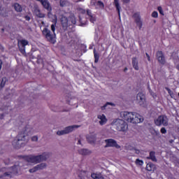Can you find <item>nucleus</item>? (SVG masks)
<instances>
[{"label": "nucleus", "mask_w": 179, "mask_h": 179, "mask_svg": "<svg viewBox=\"0 0 179 179\" xmlns=\"http://www.w3.org/2000/svg\"><path fill=\"white\" fill-rule=\"evenodd\" d=\"M111 105L113 103H110V102H107L105 105H103V106H101V110H104L106 108V107H107V106L108 105Z\"/></svg>", "instance_id": "c03bdc74"}, {"label": "nucleus", "mask_w": 179, "mask_h": 179, "mask_svg": "<svg viewBox=\"0 0 179 179\" xmlns=\"http://www.w3.org/2000/svg\"><path fill=\"white\" fill-rule=\"evenodd\" d=\"M5 164H9V159L8 161H4Z\"/></svg>", "instance_id": "052dcab7"}, {"label": "nucleus", "mask_w": 179, "mask_h": 179, "mask_svg": "<svg viewBox=\"0 0 179 179\" xmlns=\"http://www.w3.org/2000/svg\"><path fill=\"white\" fill-rule=\"evenodd\" d=\"M135 22H136V23H140L141 22H142L141 20V17L139 15H137V17L135 19Z\"/></svg>", "instance_id": "79ce46f5"}, {"label": "nucleus", "mask_w": 179, "mask_h": 179, "mask_svg": "<svg viewBox=\"0 0 179 179\" xmlns=\"http://www.w3.org/2000/svg\"><path fill=\"white\" fill-rule=\"evenodd\" d=\"M134 150H135V153H136V155H139V153H141V150H138V149H136V148H134Z\"/></svg>", "instance_id": "603ef678"}, {"label": "nucleus", "mask_w": 179, "mask_h": 179, "mask_svg": "<svg viewBox=\"0 0 179 179\" xmlns=\"http://www.w3.org/2000/svg\"><path fill=\"white\" fill-rule=\"evenodd\" d=\"M155 124L157 127H161V125L167 127V125H169V119L166 116L160 115L156 120H155Z\"/></svg>", "instance_id": "0eeeda50"}, {"label": "nucleus", "mask_w": 179, "mask_h": 179, "mask_svg": "<svg viewBox=\"0 0 179 179\" xmlns=\"http://www.w3.org/2000/svg\"><path fill=\"white\" fill-rule=\"evenodd\" d=\"M94 62L95 64H97L99 62V59L100 58V55L99 53L96 52V49H94Z\"/></svg>", "instance_id": "7c9ffc66"}, {"label": "nucleus", "mask_w": 179, "mask_h": 179, "mask_svg": "<svg viewBox=\"0 0 179 179\" xmlns=\"http://www.w3.org/2000/svg\"><path fill=\"white\" fill-rule=\"evenodd\" d=\"M132 65H133V68H134V69L136 71H139V66H138V58L137 57H133L132 58Z\"/></svg>", "instance_id": "4be33fe9"}, {"label": "nucleus", "mask_w": 179, "mask_h": 179, "mask_svg": "<svg viewBox=\"0 0 179 179\" xmlns=\"http://www.w3.org/2000/svg\"><path fill=\"white\" fill-rule=\"evenodd\" d=\"M131 0H122L123 3H129Z\"/></svg>", "instance_id": "864d4df0"}, {"label": "nucleus", "mask_w": 179, "mask_h": 179, "mask_svg": "<svg viewBox=\"0 0 179 179\" xmlns=\"http://www.w3.org/2000/svg\"><path fill=\"white\" fill-rule=\"evenodd\" d=\"M129 113L128 111H122L120 112V115L121 118H122L123 120H124L125 121H129V118H128V116L129 115Z\"/></svg>", "instance_id": "a211bd4d"}, {"label": "nucleus", "mask_w": 179, "mask_h": 179, "mask_svg": "<svg viewBox=\"0 0 179 179\" xmlns=\"http://www.w3.org/2000/svg\"><path fill=\"white\" fill-rule=\"evenodd\" d=\"M148 160H152V162H157L156 158V152L154 151L150 152V156L147 157Z\"/></svg>", "instance_id": "b1692460"}, {"label": "nucleus", "mask_w": 179, "mask_h": 179, "mask_svg": "<svg viewBox=\"0 0 179 179\" xmlns=\"http://www.w3.org/2000/svg\"><path fill=\"white\" fill-rule=\"evenodd\" d=\"M0 50H3V47L2 46V45H0Z\"/></svg>", "instance_id": "e2e57ef3"}, {"label": "nucleus", "mask_w": 179, "mask_h": 179, "mask_svg": "<svg viewBox=\"0 0 179 179\" xmlns=\"http://www.w3.org/2000/svg\"><path fill=\"white\" fill-rule=\"evenodd\" d=\"M59 4L62 8L69 6V1L68 0H60Z\"/></svg>", "instance_id": "c85d7f7f"}, {"label": "nucleus", "mask_w": 179, "mask_h": 179, "mask_svg": "<svg viewBox=\"0 0 179 179\" xmlns=\"http://www.w3.org/2000/svg\"><path fill=\"white\" fill-rule=\"evenodd\" d=\"M34 58H36L37 59H41V57H40L39 55L38 56H34Z\"/></svg>", "instance_id": "4d7b16f0"}, {"label": "nucleus", "mask_w": 179, "mask_h": 179, "mask_svg": "<svg viewBox=\"0 0 179 179\" xmlns=\"http://www.w3.org/2000/svg\"><path fill=\"white\" fill-rule=\"evenodd\" d=\"M76 128H79V126L78 125L69 126L64 128V129L63 130L57 131L56 134L59 136H62V135H67V134H71V132H73V131H75Z\"/></svg>", "instance_id": "423d86ee"}, {"label": "nucleus", "mask_w": 179, "mask_h": 179, "mask_svg": "<svg viewBox=\"0 0 179 179\" xmlns=\"http://www.w3.org/2000/svg\"><path fill=\"white\" fill-rule=\"evenodd\" d=\"M61 23L64 30H66L70 24V22H69L68 17L64 15H62L61 17Z\"/></svg>", "instance_id": "9b49d317"}, {"label": "nucleus", "mask_w": 179, "mask_h": 179, "mask_svg": "<svg viewBox=\"0 0 179 179\" xmlns=\"http://www.w3.org/2000/svg\"><path fill=\"white\" fill-rule=\"evenodd\" d=\"M146 170H148V171H155V170H156V165L150 162L146 166Z\"/></svg>", "instance_id": "393cba45"}, {"label": "nucleus", "mask_w": 179, "mask_h": 179, "mask_svg": "<svg viewBox=\"0 0 179 179\" xmlns=\"http://www.w3.org/2000/svg\"><path fill=\"white\" fill-rule=\"evenodd\" d=\"M172 57H173V59H176V61H177V59H179L178 56L176 53H173L172 55Z\"/></svg>", "instance_id": "49530a36"}, {"label": "nucleus", "mask_w": 179, "mask_h": 179, "mask_svg": "<svg viewBox=\"0 0 179 179\" xmlns=\"http://www.w3.org/2000/svg\"><path fill=\"white\" fill-rule=\"evenodd\" d=\"M89 176H90V174L89 173V172L87 171H81V173L79 176V177L80 179H85L84 177H89Z\"/></svg>", "instance_id": "cd10ccee"}, {"label": "nucleus", "mask_w": 179, "mask_h": 179, "mask_svg": "<svg viewBox=\"0 0 179 179\" xmlns=\"http://www.w3.org/2000/svg\"><path fill=\"white\" fill-rule=\"evenodd\" d=\"M151 134H152V135H154L155 136H159V135H160V132H159L158 131H156L155 129L151 131Z\"/></svg>", "instance_id": "c9c22d12"}, {"label": "nucleus", "mask_w": 179, "mask_h": 179, "mask_svg": "<svg viewBox=\"0 0 179 179\" xmlns=\"http://www.w3.org/2000/svg\"><path fill=\"white\" fill-rule=\"evenodd\" d=\"M2 64H3L2 60L0 59V71L1 69H2Z\"/></svg>", "instance_id": "13d9d810"}, {"label": "nucleus", "mask_w": 179, "mask_h": 179, "mask_svg": "<svg viewBox=\"0 0 179 179\" xmlns=\"http://www.w3.org/2000/svg\"><path fill=\"white\" fill-rule=\"evenodd\" d=\"M78 153L80 155H82L83 156H87V155H91L92 154V151L87 150V149H80L78 150Z\"/></svg>", "instance_id": "5701e85b"}, {"label": "nucleus", "mask_w": 179, "mask_h": 179, "mask_svg": "<svg viewBox=\"0 0 179 179\" xmlns=\"http://www.w3.org/2000/svg\"><path fill=\"white\" fill-rule=\"evenodd\" d=\"M6 82H8V79L6 78V77H3L1 80V84H0V87L1 89H3V87H5V85L6 83Z\"/></svg>", "instance_id": "473e14b6"}, {"label": "nucleus", "mask_w": 179, "mask_h": 179, "mask_svg": "<svg viewBox=\"0 0 179 179\" xmlns=\"http://www.w3.org/2000/svg\"><path fill=\"white\" fill-rule=\"evenodd\" d=\"M87 140L89 143H95L96 141H97V137L96 134H91L90 136L87 137Z\"/></svg>", "instance_id": "aec40b11"}, {"label": "nucleus", "mask_w": 179, "mask_h": 179, "mask_svg": "<svg viewBox=\"0 0 179 179\" xmlns=\"http://www.w3.org/2000/svg\"><path fill=\"white\" fill-rule=\"evenodd\" d=\"M5 31V29L2 28L1 29V33H3Z\"/></svg>", "instance_id": "0e129e2a"}, {"label": "nucleus", "mask_w": 179, "mask_h": 179, "mask_svg": "<svg viewBox=\"0 0 179 179\" xmlns=\"http://www.w3.org/2000/svg\"><path fill=\"white\" fill-rule=\"evenodd\" d=\"M69 20V26H73V24H76V18L75 17V15H70V16L68 18Z\"/></svg>", "instance_id": "6ab92c4d"}, {"label": "nucleus", "mask_w": 179, "mask_h": 179, "mask_svg": "<svg viewBox=\"0 0 179 179\" xmlns=\"http://www.w3.org/2000/svg\"><path fill=\"white\" fill-rule=\"evenodd\" d=\"M157 9H158V10H159L160 15H164V12H163V8H162L161 6H159Z\"/></svg>", "instance_id": "37998d69"}, {"label": "nucleus", "mask_w": 179, "mask_h": 179, "mask_svg": "<svg viewBox=\"0 0 179 179\" xmlns=\"http://www.w3.org/2000/svg\"><path fill=\"white\" fill-rule=\"evenodd\" d=\"M43 35L45 37L47 41L51 43L52 44H55L57 40V35L55 33L52 34L48 28H44L43 31Z\"/></svg>", "instance_id": "f03ea898"}, {"label": "nucleus", "mask_w": 179, "mask_h": 179, "mask_svg": "<svg viewBox=\"0 0 179 179\" xmlns=\"http://www.w3.org/2000/svg\"><path fill=\"white\" fill-rule=\"evenodd\" d=\"M114 5L117 10L118 15H120V10L121 9V6H120V0H114Z\"/></svg>", "instance_id": "bb28decb"}, {"label": "nucleus", "mask_w": 179, "mask_h": 179, "mask_svg": "<svg viewBox=\"0 0 179 179\" xmlns=\"http://www.w3.org/2000/svg\"><path fill=\"white\" fill-rule=\"evenodd\" d=\"M31 141L32 142H37L38 141V137L37 136H34L31 138Z\"/></svg>", "instance_id": "a19ab883"}, {"label": "nucleus", "mask_w": 179, "mask_h": 179, "mask_svg": "<svg viewBox=\"0 0 179 179\" xmlns=\"http://www.w3.org/2000/svg\"><path fill=\"white\" fill-rule=\"evenodd\" d=\"M136 25L138 27L139 30H141V29H142V25H143L142 22H136Z\"/></svg>", "instance_id": "de8ad7c7"}, {"label": "nucleus", "mask_w": 179, "mask_h": 179, "mask_svg": "<svg viewBox=\"0 0 179 179\" xmlns=\"http://www.w3.org/2000/svg\"><path fill=\"white\" fill-rule=\"evenodd\" d=\"M97 6H99L100 8H104V3L101 1H97Z\"/></svg>", "instance_id": "ea45409f"}, {"label": "nucleus", "mask_w": 179, "mask_h": 179, "mask_svg": "<svg viewBox=\"0 0 179 179\" xmlns=\"http://www.w3.org/2000/svg\"><path fill=\"white\" fill-rule=\"evenodd\" d=\"M97 118L99 120L100 125H104L107 122V118L106 117V115H98Z\"/></svg>", "instance_id": "f3484780"}, {"label": "nucleus", "mask_w": 179, "mask_h": 179, "mask_svg": "<svg viewBox=\"0 0 179 179\" xmlns=\"http://www.w3.org/2000/svg\"><path fill=\"white\" fill-rule=\"evenodd\" d=\"M14 8L16 12H22V6L17 3L14 4Z\"/></svg>", "instance_id": "c756f323"}, {"label": "nucleus", "mask_w": 179, "mask_h": 179, "mask_svg": "<svg viewBox=\"0 0 179 179\" xmlns=\"http://www.w3.org/2000/svg\"><path fill=\"white\" fill-rule=\"evenodd\" d=\"M68 97L69 99H67V103L70 106H75V104L78 103V98L71 95H69Z\"/></svg>", "instance_id": "2eb2a0df"}, {"label": "nucleus", "mask_w": 179, "mask_h": 179, "mask_svg": "<svg viewBox=\"0 0 179 179\" xmlns=\"http://www.w3.org/2000/svg\"><path fill=\"white\" fill-rule=\"evenodd\" d=\"M55 26H57L56 23L52 24L51 25V30H52L53 34H54V33H55Z\"/></svg>", "instance_id": "58836bf2"}, {"label": "nucleus", "mask_w": 179, "mask_h": 179, "mask_svg": "<svg viewBox=\"0 0 179 179\" xmlns=\"http://www.w3.org/2000/svg\"><path fill=\"white\" fill-rule=\"evenodd\" d=\"M87 14L90 17H91V16H93V15H92V12L90 11V10H87Z\"/></svg>", "instance_id": "3c124183"}, {"label": "nucleus", "mask_w": 179, "mask_h": 179, "mask_svg": "<svg viewBox=\"0 0 179 179\" xmlns=\"http://www.w3.org/2000/svg\"><path fill=\"white\" fill-rule=\"evenodd\" d=\"M26 45H29V41L27 40H23V51L26 52Z\"/></svg>", "instance_id": "72a5a7b5"}, {"label": "nucleus", "mask_w": 179, "mask_h": 179, "mask_svg": "<svg viewBox=\"0 0 179 179\" xmlns=\"http://www.w3.org/2000/svg\"><path fill=\"white\" fill-rule=\"evenodd\" d=\"M13 145L15 149H20L23 145V133H20L16 139L13 141Z\"/></svg>", "instance_id": "6e6552de"}, {"label": "nucleus", "mask_w": 179, "mask_h": 179, "mask_svg": "<svg viewBox=\"0 0 179 179\" xmlns=\"http://www.w3.org/2000/svg\"><path fill=\"white\" fill-rule=\"evenodd\" d=\"M18 48L20 52L23 54V40L18 41Z\"/></svg>", "instance_id": "2f4dec72"}, {"label": "nucleus", "mask_w": 179, "mask_h": 179, "mask_svg": "<svg viewBox=\"0 0 179 179\" xmlns=\"http://www.w3.org/2000/svg\"><path fill=\"white\" fill-rule=\"evenodd\" d=\"M51 154L50 152H43L41 155L36 156L24 157V159L27 160L28 163H35L37 164L43 162H47Z\"/></svg>", "instance_id": "f257e3e1"}, {"label": "nucleus", "mask_w": 179, "mask_h": 179, "mask_svg": "<svg viewBox=\"0 0 179 179\" xmlns=\"http://www.w3.org/2000/svg\"><path fill=\"white\" fill-rule=\"evenodd\" d=\"M136 100H137V101H138L140 105L142 106V104H143V102L145 100V94H143V93H142V92H138L136 96Z\"/></svg>", "instance_id": "4468645a"}, {"label": "nucleus", "mask_w": 179, "mask_h": 179, "mask_svg": "<svg viewBox=\"0 0 179 179\" xmlns=\"http://www.w3.org/2000/svg\"><path fill=\"white\" fill-rule=\"evenodd\" d=\"M78 143L79 145H81V144H82V143L80 142V140H78Z\"/></svg>", "instance_id": "69168bd1"}, {"label": "nucleus", "mask_w": 179, "mask_h": 179, "mask_svg": "<svg viewBox=\"0 0 179 179\" xmlns=\"http://www.w3.org/2000/svg\"><path fill=\"white\" fill-rule=\"evenodd\" d=\"M166 90H167L169 94L171 96V97H173L174 96V93H173V91H171V90H170V88L166 87H165Z\"/></svg>", "instance_id": "f704fd0d"}, {"label": "nucleus", "mask_w": 179, "mask_h": 179, "mask_svg": "<svg viewBox=\"0 0 179 179\" xmlns=\"http://www.w3.org/2000/svg\"><path fill=\"white\" fill-rule=\"evenodd\" d=\"M106 145L104 148H116V149H120L121 146L117 143V141L113 138L105 140Z\"/></svg>", "instance_id": "1a4fd4ad"}, {"label": "nucleus", "mask_w": 179, "mask_h": 179, "mask_svg": "<svg viewBox=\"0 0 179 179\" xmlns=\"http://www.w3.org/2000/svg\"><path fill=\"white\" fill-rule=\"evenodd\" d=\"M24 19H26V20H27L28 22H29V20H30V16H29V15H26L25 17H24Z\"/></svg>", "instance_id": "5fc2aeb1"}, {"label": "nucleus", "mask_w": 179, "mask_h": 179, "mask_svg": "<svg viewBox=\"0 0 179 179\" xmlns=\"http://www.w3.org/2000/svg\"><path fill=\"white\" fill-rule=\"evenodd\" d=\"M27 33H29V34L33 33V29H31V27H28L27 28Z\"/></svg>", "instance_id": "09e8293b"}, {"label": "nucleus", "mask_w": 179, "mask_h": 179, "mask_svg": "<svg viewBox=\"0 0 179 179\" xmlns=\"http://www.w3.org/2000/svg\"><path fill=\"white\" fill-rule=\"evenodd\" d=\"M17 170H19V166L15 165L8 168L0 178H2L3 177H6L7 178H13L15 174H17Z\"/></svg>", "instance_id": "20e7f679"}, {"label": "nucleus", "mask_w": 179, "mask_h": 179, "mask_svg": "<svg viewBox=\"0 0 179 179\" xmlns=\"http://www.w3.org/2000/svg\"><path fill=\"white\" fill-rule=\"evenodd\" d=\"M115 127H116L117 131L124 132L128 129V124L124 121V120L117 119L114 122Z\"/></svg>", "instance_id": "39448f33"}, {"label": "nucleus", "mask_w": 179, "mask_h": 179, "mask_svg": "<svg viewBox=\"0 0 179 179\" xmlns=\"http://www.w3.org/2000/svg\"><path fill=\"white\" fill-rule=\"evenodd\" d=\"M33 131V128H31V126L27 125L24 129V134L26 135V136H29V135H31V131Z\"/></svg>", "instance_id": "412c9836"}, {"label": "nucleus", "mask_w": 179, "mask_h": 179, "mask_svg": "<svg viewBox=\"0 0 179 179\" xmlns=\"http://www.w3.org/2000/svg\"><path fill=\"white\" fill-rule=\"evenodd\" d=\"M161 134H167V130H166V128L162 127L161 129Z\"/></svg>", "instance_id": "a18cd8bd"}, {"label": "nucleus", "mask_w": 179, "mask_h": 179, "mask_svg": "<svg viewBox=\"0 0 179 179\" xmlns=\"http://www.w3.org/2000/svg\"><path fill=\"white\" fill-rule=\"evenodd\" d=\"M148 89L150 93H152V90H150V87L149 85L148 86Z\"/></svg>", "instance_id": "bf43d9fd"}, {"label": "nucleus", "mask_w": 179, "mask_h": 179, "mask_svg": "<svg viewBox=\"0 0 179 179\" xmlns=\"http://www.w3.org/2000/svg\"><path fill=\"white\" fill-rule=\"evenodd\" d=\"M152 17H157V16H158L157 12L154 11V12L152 13Z\"/></svg>", "instance_id": "8fccbe9b"}, {"label": "nucleus", "mask_w": 179, "mask_h": 179, "mask_svg": "<svg viewBox=\"0 0 179 179\" xmlns=\"http://www.w3.org/2000/svg\"><path fill=\"white\" fill-rule=\"evenodd\" d=\"M26 142H29V137L26 138Z\"/></svg>", "instance_id": "774afa93"}, {"label": "nucleus", "mask_w": 179, "mask_h": 179, "mask_svg": "<svg viewBox=\"0 0 179 179\" xmlns=\"http://www.w3.org/2000/svg\"><path fill=\"white\" fill-rule=\"evenodd\" d=\"M90 20L92 23H94V22L96 21V16L92 15L91 17H90Z\"/></svg>", "instance_id": "4c0bfd02"}, {"label": "nucleus", "mask_w": 179, "mask_h": 179, "mask_svg": "<svg viewBox=\"0 0 179 179\" xmlns=\"http://www.w3.org/2000/svg\"><path fill=\"white\" fill-rule=\"evenodd\" d=\"M157 59H158V62L159 64H166V59L164 58V55H163L162 51H158L156 53Z\"/></svg>", "instance_id": "f8f14e48"}, {"label": "nucleus", "mask_w": 179, "mask_h": 179, "mask_svg": "<svg viewBox=\"0 0 179 179\" xmlns=\"http://www.w3.org/2000/svg\"><path fill=\"white\" fill-rule=\"evenodd\" d=\"M127 118L129 120H128V122H131V124H139V122H143V117L135 112H129Z\"/></svg>", "instance_id": "7ed1b4c3"}, {"label": "nucleus", "mask_w": 179, "mask_h": 179, "mask_svg": "<svg viewBox=\"0 0 179 179\" xmlns=\"http://www.w3.org/2000/svg\"><path fill=\"white\" fill-rule=\"evenodd\" d=\"M41 3L45 9H47V10H52L51 4H50V1H48V0H43Z\"/></svg>", "instance_id": "dca6fc26"}, {"label": "nucleus", "mask_w": 179, "mask_h": 179, "mask_svg": "<svg viewBox=\"0 0 179 179\" xmlns=\"http://www.w3.org/2000/svg\"><path fill=\"white\" fill-rule=\"evenodd\" d=\"M38 2H40L41 3L43 2V0H36Z\"/></svg>", "instance_id": "338daca9"}, {"label": "nucleus", "mask_w": 179, "mask_h": 179, "mask_svg": "<svg viewBox=\"0 0 179 179\" xmlns=\"http://www.w3.org/2000/svg\"><path fill=\"white\" fill-rule=\"evenodd\" d=\"M34 13L36 15V16H37V17H45V15L41 13V11L37 5L34 6Z\"/></svg>", "instance_id": "ddd939ff"}, {"label": "nucleus", "mask_w": 179, "mask_h": 179, "mask_svg": "<svg viewBox=\"0 0 179 179\" xmlns=\"http://www.w3.org/2000/svg\"><path fill=\"white\" fill-rule=\"evenodd\" d=\"M44 169H47V164L46 163H41L34 168L29 170V173H36V171H38L40 170H44Z\"/></svg>", "instance_id": "9d476101"}, {"label": "nucleus", "mask_w": 179, "mask_h": 179, "mask_svg": "<svg viewBox=\"0 0 179 179\" xmlns=\"http://www.w3.org/2000/svg\"><path fill=\"white\" fill-rule=\"evenodd\" d=\"M91 177L93 179H104V176L101 173H92L91 174Z\"/></svg>", "instance_id": "a878e982"}, {"label": "nucleus", "mask_w": 179, "mask_h": 179, "mask_svg": "<svg viewBox=\"0 0 179 179\" xmlns=\"http://www.w3.org/2000/svg\"><path fill=\"white\" fill-rule=\"evenodd\" d=\"M85 0H77L76 2H83Z\"/></svg>", "instance_id": "680f3d73"}, {"label": "nucleus", "mask_w": 179, "mask_h": 179, "mask_svg": "<svg viewBox=\"0 0 179 179\" xmlns=\"http://www.w3.org/2000/svg\"><path fill=\"white\" fill-rule=\"evenodd\" d=\"M145 55H146V57L148 58V61L150 62V56H149V54L145 53Z\"/></svg>", "instance_id": "6e6d98bb"}, {"label": "nucleus", "mask_w": 179, "mask_h": 179, "mask_svg": "<svg viewBox=\"0 0 179 179\" xmlns=\"http://www.w3.org/2000/svg\"><path fill=\"white\" fill-rule=\"evenodd\" d=\"M136 164H137L138 166H142V164H143V161L137 159L136 160Z\"/></svg>", "instance_id": "e433bc0d"}]
</instances>
